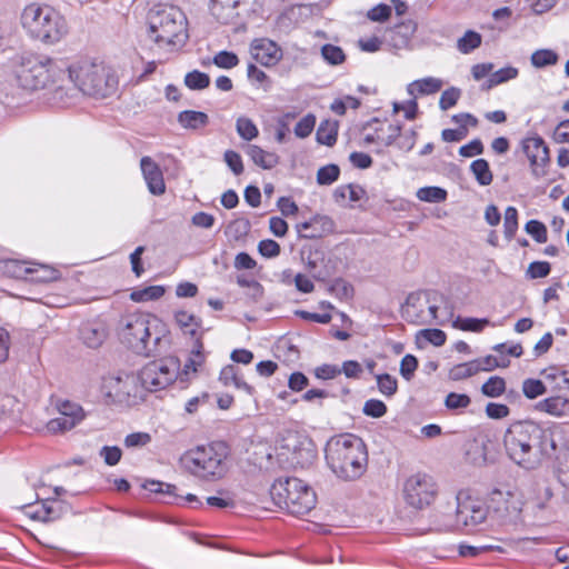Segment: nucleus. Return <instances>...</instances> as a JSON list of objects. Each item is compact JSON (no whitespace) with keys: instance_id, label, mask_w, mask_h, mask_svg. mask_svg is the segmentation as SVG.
<instances>
[{"instance_id":"1","label":"nucleus","mask_w":569,"mask_h":569,"mask_svg":"<svg viewBox=\"0 0 569 569\" xmlns=\"http://www.w3.org/2000/svg\"><path fill=\"white\" fill-rule=\"evenodd\" d=\"M507 456L518 466L535 469L542 456L556 450V442L548 429L533 421H516L503 435Z\"/></svg>"},{"instance_id":"2","label":"nucleus","mask_w":569,"mask_h":569,"mask_svg":"<svg viewBox=\"0 0 569 569\" xmlns=\"http://www.w3.org/2000/svg\"><path fill=\"white\" fill-rule=\"evenodd\" d=\"M117 332L121 343L138 356L156 357L169 347L166 326L151 313L131 312L122 316Z\"/></svg>"},{"instance_id":"3","label":"nucleus","mask_w":569,"mask_h":569,"mask_svg":"<svg viewBox=\"0 0 569 569\" xmlns=\"http://www.w3.org/2000/svg\"><path fill=\"white\" fill-rule=\"evenodd\" d=\"M59 74L61 83L56 88V96L60 100L63 99L64 90H70L66 87V81L73 86L72 91L96 98H106L112 94L117 86L114 76L103 64L88 59L76 61L69 66L62 63Z\"/></svg>"},{"instance_id":"4","label":"nucleus","mask_w":569,"mask_h":569,"mask_svg":"<svg viewBox=\"0 0 569 569\" xmlns=\"http://www.w3.org/2000/svg\"><path fill=\"white\" fill-rule=\"evenodd\" d=\"M325 458L330 470L345 481L360 478L368 462L365 442L351 433L330 438L325 447Z\"/></svg>"},{"instance_id":"5","label":"nucleus","mask_w":569,"mask_h":569,"mask_svg":"<svg viewBox=\"0 0 569 569\" xmlns=\"http://www.w3.org/2000/svg\"><path fill=\"white\" fill-rule=\"evenodd\" d=\"M61 69L62 63L50 58L23 53L16 59L13 73L18 84L26 90L33 91L53 86L54 98L59 99L56 96V88L61 83Z\"/></svg>"},{"instance_id":"6","label":"nucleus","mask_w":569,"mask_h":569,"mask_svg":"<svg viewBox=\"0 0 569 569\" xmlns=\"http://www.w3.org/2000/svg\"><path fill=\"white\" fill-rule=\"evenodd\" d=\"M21 23L32 38L44 43H56L68 32L63 17L49 6H27L21 14Z\"/></svg>"},{"instance_id":"7","label":"nucleus","mask_w":569,"mask_h":569,"mask_svg":"<svg viewBox=\"0 0 569 569\" xmlns=\"http://www.w3.org/2000/svg\"><path fill=\"white\" fill-rule=\"evenodd\" d=\"M149 30L159 44L182 46L188 39L187 18L174 6H162L149 13Z\"/></svg>"},{"instance_id":"8","label":"nucleus","mask_w":569,"mask_h":569,"mask_svg":"<svg viewBox=\"0 0 569 569\" xmlns=\"http://www.w3.org/2000/svg\"><path fill=\"white\" fill-rule=\"evenodd\" d=\"M228 455L227 445L222 441H216L190 450L184 455L183 463L196 477L216 481L221 479L227 472L224 460Z\"/></svg>"},{"instance_id":"9","label":"nucleus","mask_w":569,"mask_h":569,"mask_svg":"<svg viewBox=\"0 0 569 569\" xmlns=\"http://www.w3.org/2000/svg\"><path fill=\"white\" fill-rule=\"evenodd\" d=\"M274 503L293 516H303L316 506V493L298 478H280L270 488Z\"/></svg>"},{"instance_id":"10","label":"nucleus","mask_w":569,"mask_h":569,"mask_svg":"<svg viewBox=\"0 0 569 569\" xmlns=\"http://www.w3.org/2000/svg\"><path fill=\"white\" fill-rule=\"evenodd\" d=\"M179 368L176 358L150 361L138 373L140 387L150 392L162 390L174 382Z\"/></svg>"},{"instance_id":"11","label":"nucleus","mask_w":569,"mask_h":569,"mask_svg":"<svg viewBox=\"0 0 569 569\" xmlns=\"http://www.w3.org/2000/svg\"><path fill=\"white\" fill-rule=\"evenodd\" d=\"M436 495L437 486L429 475L418 472L403 483L405 500L412 508L423 509L435 500Z\"/></svg>"},{"instance_id":"12","label":"nucleus","mask_w":569,"mask_h":569,"mask_svg":"<svg viewBox=\"0 0 569 569\" xmlns=\"http://www.w3.org/2000/svg\"><path fill=\"white\" fill-rule=\"evenodd\" d=\"M456 526L462 528H476L482 523L488 516V508L485 502L471 498L465 492L457 495Z\"/></svg>"},{"instance_id":"13","label":"nucleus","mask_w":569,"mask_h":569,"mask_svg":"<svg viewBox=\"0 0 569 569\" xmlns=\"http://www.w3.org/2000/svg\"><path fill=\"white\" fill-rule=\"evenodd\" d=\"M521 148L530 162L532 174L543 176L545 167L550 161L549 148L545 140L539 136L529 137L521 141Z\"/></svg>"},{"instance_id":"14","label":"nucleus","mask_w":569,"mask_h":569,"mask_svg":"<svg viewBox=\"0 0 569 569\" xmlns=\"http://www.w3.org/2000/svg\"><path fill=\"white\" fill-rule=\"evenodd\" d=\"M139 376L124 373L123 376L111 377L104 382L107 396L117 401H126L130 397H140Z\"/></svg>"},{"instance_id":"15","label":"nucleus","mask_w":569,"mask_h":569,"mask_svg":"<svg viewBox=\"0 0 569 569\" xmlns=\"http://www.w3.org/2000/svg\"><path fill=\"white\" fill-rule=\"evenodd\" d=\"M250 53L258 63L266 67L274 66L282 56L281 49L266 38L254 39L250 44Z\"/></svg>"},{"instance_id":"16","label":"nucleus","mask_w":569,"mask_h":569,"mask_svg":"<svg viewBox=\"0 0 569 569\" xmlns=\"http://www.w3.org/2000/svg\"><path fill=\"white\" fill-rule=\"evenodd\" d=\"M140 167L147 182L148 190L154 196H161L164 193L166 184L160 167L150 157H142L140 160Z\"/></svg>"},{"instance_id":"17","label":"nucleus","mask_w":569,"mask_h":569,"mask_svg":"<svg viewBox=\"0 0 569 569\" xmlns=\"http://www.w3.org/2000/svg\"><path fill=\"white\" fill-rule=\"evenodd\" d=\"M335 223L327 216H316L309 221L297 224L299 236L306 239L321 238L323 234L332 232Z\"/></svg>"},{"instance_id":"18","label":"nucleus","mask_w":569,"mask_h":569,"mask_svg":"<svg viewBox=\"0 0 569 569\" xmlns=\"http://www.w3.org/2000/svg\"><path fill=\"white\" fill-rule=\"evenodd\" d=\"M107 327L101 321L87 322L80 329V337L83 343L92 349L99 348L107 339Z\"/></svg>"},{"instance_id":"19","label":"nucleus","mask_w":569,"mask_h":569,"mask_svg":"<svg viewBox=\"0 0 569 569\" xmlns=\"http://www.w3.org/2000/svg\"><path fill=\"white\" fill-rule=\"evenodd\" d=\"M239 0H210V11L212 16L221 23L228 24L237 17V7Z\"/></svg>"},{"instance_id":"20","label":"nucleus","mask_w":569,"mask_h":569,"mask_svg":"<svg viewBox=\"0 0 569 569\" xmlns=\"http://www.w3.org/2000/svg\"><path fill=\"white\" fill-rule=\"evenodd\" d=\"M442 86L443 82L441 79L427 77L409 83L407 91L412 98H417V96L433 94L438 92Z\"/></svg>"},{"instance_id":"21","label":"nucleus","mask_w":569,"mask_h":569,"mask_svg":"<svg viewBox=\"0 0 569 569\" xmlns=\"http://www.w3.org/2000/svg\"><path fill=\"white\" fill-rule=\"evenodd\" d=\"M247 154L254 164L266 170L272 169L279 163V157L276 153L268 152L256 144L248 146Z\"/></svg>"},{"instance_id":"22","label":"nucleus","mask_w":569,"mask_h":569,"mask_svg":"<svg viewBox=\"0 0 569 569\" xmlns=\"http://www.w3.org/2000/svg\"><path fill=\"white\" fill-rule=\"evenodd\" d=\"M569 406V399L556 396L543 399L536 403L535 408L538 411L549 413L555 417H561L566 413Z\"/></svg>"},{"instance_id":"23","label":"nucleus","mask_w":569,"mask_h":569,"mask_svg":"<svg viewBox=\"0 0 569 569\" xmlns=\"http://www.w3.org/2000/svg\"><path fill=\"white\" fill-rule=\"evenodd\" d=\"M178 122L186 129H199L209 123V117L201 111L184 110L178 114Z\"/></svg>"},{"instance_id":"24","label":"nucleus","mask_w":569,"mask_h":569,"mask_svg":"<svg viewBox=\"0 0 569 569\" xmlns=\"http://www.w3.org/2000/svg\"><path fill=\"white\" fill-rule=\"evenodd\" d=\"M415 29L416 28L411 22L396 26L390 33V44L396 49L406 48L410 42Z\"/></svg>"},{"instance_id":"25","label":"nucleus","mask_w":569,"mask_h":569,"mask_svg":"<svg viewBox=\"0 0 569 569\" xmlns=\"http://www.w3.org/2000/svg\"><path fill=\"white\" fill-rule=\"evenodd\" d=\"M338 136V123L336 121L325 120L320 123L316 139L318 143L331 147L336 143Z\"/></svg>"},{"instance_id":"26","label":"nucleus","mask_w":569,"mask_h":569,"mask_svg":"<svg viewBox=\"0 0 569 569\" xmlns=\"http://www.w3.org/2000/svg\"><path fill=\"white\" fill-rule=\"evenodd\" d=\"M470 170L480 186H489L493 180L489 162L486 159H477L471 162Z\"/></svg>"},{"instance_id":"27","label":"nucleus","mask_w":569,"mask_h":569,"mask_svg":"<svg viewBox=\"0 0 569 569\" xmlns=\"http://www.w3.org/2000/svg\"><path fill=\"white\" fill-rule=\"evenodd\" d=\"M558 60V53L551 49H538L530 57L531 64L537 69L555 66Z\"/></svg>"},{"instance_id":"28","label":"nucleus","mask_w":569,"mask_h":569,"mask_svg":"<svg viewBox=\"0 0 569 569\" xmlns=\"http://www.w3.org/2000/svg\"><path fill=\"white\" fill-rule=\"evenodd\" d=\"M174 320L183 332L189 333L191 337H196L197 329L201 326L200 319H197L193 315L183 310L174 312Z\"/></svg>"},{"instance_id":"29","label":"nucleus","mask_w":569,"mask_h":569,"mask_svg":"<svg viewBox=\"0 0 569 569\" xmlns=\"http://www.w3.org/2000/svg\"><path fill=\"white\" fill-rule=\"evenodd\" d=\"M479 371H480L479 365L476 363L475 360H472V361L459 363V365L455 366L453 368H451V370L449 371V378L451 380L459 381V380H463L469 377H472L476 373H478Z\"/></svg>"},{"instance_id":"30","label":"nucleus","mask_w":569,"mask_h":569,"mask_svg":"<svg viewBox=\"0 0 569 569\" xmlns=\"http://www.w3.org/2000/svg\"><path fill=\"white\" fill-rule=\"evenodd\" d=\"M166 290L162 286H149L143 289L131 292L130 298L136 302L158 300L164 295Z\"/></svg>"},{"instance_id":"31","label":"nucleus","mask_w":569,"mask_h":569,"mask_svg":"<svg viewBox=\"0 0 569 569\" xmlns=\"http://www.w3.org/2000/svg\"><path fill=\"white\" fill-rule=\"evenodd\" d=\"M238 134L246 141H251L258 137L259 130L253 121L247 117H239L236 121Z\"/></svg>"},{"instance_id":"32","label":"nucleus","mask_w":569,"mask_h":569,"mask_svg":"<svg viewBox=\"0 0 569 569\" xmlns=\"http://www.w3.org/2000/svg\"><path fill=\"white\" fill-rule=\"evenodd\" d=\"M453 327L463 331L481 332L486 326L489 325V320L486 318H461L458 317L453 321Z\"/></svg>"},{"instance_id":"33","label":"nucleus","mask_w":569,"mask_h":569,"mask_svg":"<svg viewBox=\"0 0 569 569\" xmlns=\"http://www.w3.org/2000/svg\"><path fill=\"white\" fill-rule=\"evenodd\" d=\"M518 230V210L509 206L505 210L503 232L507 240H511Z\"/></svg>"},{"instance_id":"34","label":"nucleus","mask_w":569,"mask_h":569,"mask_svg":"<svg viewBox=\"0 0 569 569\" xmlns=\"http://www.w3.org/2000/svg\"><path fill=\"white\" fill-rule=\"evenodd\" d=\"M518 69L515 67L501 68L492 72L487 81V88H492L518 77Z\"/></svg>"},{"instance_id":"35","label":"nucleus","mask_w":569,"mask_h":569,"mask_svg":"<svg viewBox=\"0 0 569 569\" xmlns=\"http://www.w3.org/2000/svg\"><path fill=\"white\" fill-rule=\"evenodd\" d=\"M184 84L191 90H202L209 87L210 77L204 72L193 70L186 74Z\"/></svg>"},{"instance_id":"36","label":"nucleus","mask_w":569,"mask_h":569,"mask_svg":"<svg viewBox=\"0 0 569 569\" xmlns=\"http://www.w3.org/2000/svg\"><path fill=\"white\" fill-rule=\"evenodd\" d=\"M59 415L71 418L76 422H81L84 418L83 409L71 401L64 400L57 403Z\"/></svg>"},{"instance_id":"37","label":"nucleus","mask_w":569,"mask_h":569,"mask_svg":"<svg viewBox=\"0 0 569 569\" xmlns=\"http://www.w3.org/2000/svg\"><path fill=\"white\" fill-rule=\"evenodd\" d=\"M417 197L426 202H442L447 199V191L440 187H423L417 191Z\"/></svg>"},{"instance_id":"38","label":"nucleus","mask_w":569,"mask_h":569,"mask_svg":"<svg viewBox=\"0 0 569 569\" xmlns=\"http://www.w3.org/2000/svg\"><path fill=\"white\" fill-rule=\"evenodd\" d=\"M506 390V381L503 378L495 376L490 377L481 387V392L491 398L501 396Z\"/></svg>"},{"instance_id":"39","label":"nucleus","mask_w":569,"mask_h":569,"mask_svg":"<svg viewBox=\"0 0 569 569\" xmlns=\"http://www.w3.org/2000/svg\"><path fill=\"white\" fill-rule=\"evenodd\" d=\"M481 44V36L468 30L463 37L458 40L457 48L462 53H469Z\"/></svg>"},{"instance_id":"40","label":"nucleus","mask_w":569,"mask_h":569,"mask_svg":"<svg viewBox=\"0 0 569 569\" xmlns=\"http://www.w3.org/2000/svg\"><path fill=\"white\" fill-rule=\"evenodd\" d=\"M340 174V169L337 164H327L321 167L317 172V182L321 186L332 184L338 180Z\"/></svg>"},{"instance_id":"41","label":"nucleus","mask_w":569,"mask_h":569,"mask_svg":"<svg viewBox=\"0 0 569 569\" xmlns=\"http://www.w3.org/2000/svg\"><path fill=\"white\" fill-rule=\"evenodd\" d=\"M377 386L379 391L387 396L392 397L398 390V382L395 377L389 373L376 375Z\"/></svg>"},{"instance_id":"42","label":"nucleus","mask_w":569,"mask_h":569,"mask_svg":"<svg viewBox=\"0 0 569 569\" xmlns=\"http://www.w3.org/2000/svg\"><path fill=\"white\" fill-rule=\"evenodd\" d=\"M322 58L330 64L337 66L345 61L346 56L343 50L333 44H325L321 48Z\"/></svg>"},{"instance_id":"43","label":"nucleus","mask_w":569,"mask_h":569,"mask_svg":"<svg viewBox=\"0 0 569 569\" xmlns=\"http://www.w3.org/2000/svg\"><path fill=\"white\" fill-rule=\"evenodd\" d=\"M32 271L30 273V279L36 282H49L57 279V270L43 266V264H33Z\"/></svg>"},{"instance_id":"44","label":"nucleus","mask_w":569,"mask_h":569,"mask_svg":"<svg viewBox=\"0 0 569 569\" xmlns=\"http://www.w3.org/2000/svg\"><path fill=\"white\" fill-rule=\"evenodd\" d=\"M525 231L530 234L538 243L547 242V228L539 220H529L525 226Z\"/></svg>"},{"instance_id":"45","label":"nucleus","mask_w":569,"mask_h":569,"mask_svg":"<svg viewBox=\"0 0 569 569\" xmlns=\"http://www.w3.org/2000/svg\"><path fill=\"white\" fill-rule=\"evenodd\" d=\"M522 392L528 399H536L547 392V388L541 380L526 379L522 382Z\"/></svg>"},{"instance_id":"46","label":"nucleus","mask_w":569,"mask_h":569,"mask_svg":"<svg viewBox=\"0 0 569 569\" xmlns=\"http://www.w3.org/2000/svg\"><path fill=\"white\" fill-rule=\"evenodd\" d=\"M6 272L14 278H27L33 270L27 262L8 260L4 264Z\"/></svg>"},{"instance_id":"47","label":"nucleus","mask_w":569,"mask_h":569,"mask_svg":"<svg viewBox=\"0 0 569 569\" xmlns=\"http://www.w3.org/2000/svg\"><path fill=\"white\" fill-rule=\"evenodd\" d=\"M78 425V422L73 421L71 418L59 415V417L51 419L47 423V429L50 432H64L71 430Z\"/></svg>"},{"instance_id":"48","label":"nucleus","mask_w":569,"mask_h":569,"mask_svg":"<svg viewBox=\"0 0 569 569\" xmlns=\"http://www.w3.org/2000/svg\"><path fill=\"white\" fill-rule=\"evenodd\" d=\"M212 62L221 69H232L238 66L239 58L231 51H219L212 59Z\"/></svg>"},{"instance_id":"49","label":"nucleus","mask_w":569,"mask_h":569,"mask_svg":"<svg viewBox=\"0 0 569 569\" xmlns=\"http://www.w3.org/2000/svg\"><path fill=\"white\" fill-rule=\"evenodd\" d=\"M142 487L146 490H149L151 492L166 493L174 499L177 498V495H176L177 487L174 485L166 483V482L158 481V480H147L142 485Z\"/></svg>"},{"instance_id":"50","label":"nucleus","mask_w":569,"mask_h":569,"mask_svg":"<svg viewBox=\"0 0 569 569\" xmlns=\"http://www.w3.org/2000/svg\"><path fill=\"white\" fill-rule=\"evenodd\" d=\"M418 368V359L413 355H406L400 361V375L407 381H410Z\"/></svg>"},{"instance_id":"51","label":"nucleus","mask_w":569,"mask_h":569,"mask_svg":"<svg viewBox=\"0 0 569 569\" xmlns=\"http://www.w3.org/2000/svg\"><path fill=\"white\" fill-rule=\"evenodd\" d=\"M461 96V90L456 87H451L449 89H446L439 100V108L443 111L452 108L457 104L459 98Z\"/></svg>"},{"instance_id":"52","label":"nucleus","mask_w":569,"mask_h":569,"mask_svg":"<svg viewBox=\"0 0 569 569\" xmlns=\"http://www.w3.org/2000/svg\"><path fill=\"white\" fill-rule=\"evenodd\" d=\"M315 126L316 117L309 113L298 121L293 130L295 134L301 139L307 138L311 134Z\"/></svg>"},{"instance_id":"53","label":"nucleus","mask_w":569,"mask_h":569,"mask_svg":"<svg viewBox=\"0 0 569 569\" xmlns=\"http://www.w3.org/2000/svg\"><path fill=\"white\" fill-rule=\"evenodd\" d=\"M329 290L339 299H348L353 295L352 286L341 278L333 280Z\"/></svg>"},{"instance_id":"54","label":"nucleus","mask_w":569,"mask_h":569,"mask_svg":"<svg viewBox=\"0 0 569 569\" xmlns=\"http://www.w3.org/2000/svg\"><path fill=\"white\" fill-rule=\"evenodd\" d=\"M362 412L372 418H380L386 415L387 406L378 399H369L365 402Z\"/></svg>"},{"instance_id":"55","label":"nucleus","mask_w":569,"mask_h":569,"mask_svg":"<svg viewBox=\"0 0 569 569\" xmlns=\"http://www.w3.org/2000/svg\"><path fill=\"white\" fill-rule=\"evenodd\" d=\"M471 402L468 395L450 392L445 400V405L450 410L467 408Z\"/></svg>"},{"instance_id":"56","label":"nucleus","mask_w":569,"mask_h":569,"mask_svg":"<svg viewBox=\"0 0 569 569\" xmlns=\"http://www.w3.org/2000/svg\"><path fill=\"white\" fill-rule=\"evenodd\" d=\"M551 266L547 261H533L527 269V277L530 279L545 278L550 273Z\"/></svg>"},{"instance_id":"57","label":"nucleus","mask_w":569,"mask_h":569,"mask_svg":"<svg viewBox=\"0 0 569 569\" xmlns=\"http://www.w3.org/2000/svg\"><path fill=\"white\" fill-rule=\"evenodd\" d=\"M202 350L203 343L200 338H197L192 349V357L184 365L186 370L192 369L193 371H197V368L200 367L204 360Z\"/></svg>"},{"instance_id":"58","label":"nucleus","mask_w":569,"mask_h":569,"mask_svg":"<svg viewBox=\"0 0 569 569\" xmlns=\"http://www.w3.org/2000/svg\"><path fill=\"white\" fill-rule=\"evenodd\" d=\"M99 455L103 459L106 465L116 466L121 459L122 451L117 446H104L100 449Z\"/></svg>"},{"instance_id":"59","label":"nucleus","mask_w":569,"mask_h":569,"mask_svg":"<svg viewBox=\"0 0 569 569\" xmlns=\"http://www.w3.org/2000/svg\"><path fill=\"white\" fill-rule=\"evenodd\" d=\"M223 159L227 166L236 176H239L243 172L242 159L238 152L233 150H227L223 154Z\"/></svg>"},{"instance_id":"60","label":"nucleus","mask_w":569,"mask_h":569,"mask_svg":"<svg viewBox=\"0 0 569 569\" xmlns=\"http://www.w3.org/2000/svg\"><path fill=\"white\" fill-rule=\"evenodd\" d=\"M258 251L266 258H274L280 254V246L272 239H264L258 243Z\"/></svg>"},{"instance_id":"61","label":"nucleus","mask_w":569,"mask_h":569,"mask_svg":"<svg viewBox=\"0 0 569 569\" xmlns=\"http://www.w3.org/2000/svg\"><path fill=\"white\" fill-rule=\"evenodd\" d=\"M391 11L392 8L390 6L380 3L373 7L371 10H369L367 17L371 21L383 22L390 17Z\"/></svg>"},{"instance_id":"62","label":"nucleus","mask_w":569,"mask_h":569,"mask_svg":"<svg viewBox=\"0 0 569 569\" xmlns=\"http://www.w3.org/2000/svg\"><path fill=\"white\" fill-rule=\"evenodd\" d=\"M151 437L147 432H133L124 438V446L128 448H139L148 445Z\"/></svg>"},{"instance_id":"63","label":"nucleus","mask_w":569,"mask_h":569,"mask_svg":"<svg viewBox=\"0 0 569 569\" xmlns=\"http://www.w3.org/2000/svg\"><path fill=\"white\" fill-rule=\"evenodd\" d=\"M420 335L436 347H441L446 342V333L440 329H423Z\"/></svg>"},{"instance_id":"64","label":"nucleus","mask_w":569,"mask_h":569,"mask_svg":"<svg viewBox=\"0 0 569 569\" xmlns=\"http://www.w3.org/2000/svg\"><path fill=\"white\" fill-rule=\"evenodd\" d=\"M552 138L557 143L569 142V119L562 120L558 123L553 131Z\"/></svg>"}]
</instances>
